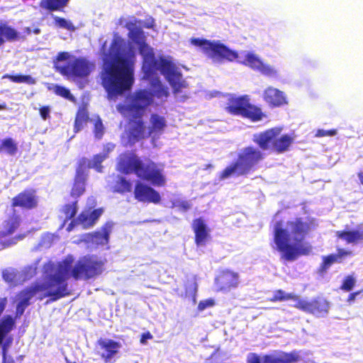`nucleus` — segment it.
Masks as SVG:
<instances>
[{
  "instance_id": "obj_18",
  "label": "nucleus",
  "mask_w": 363,
  "mask_h": 363,
  "mask_svg": "<svg viewBox=\"0 0 363 363\" xmlns=\"http://www.w3.org/2000/svg\"><path fill=\"white\" fill-rule=\"evenodd\" d=\"M86 163V160L83 159L80 163V166L84 165ZM86 176V174L82 169V167H80L77 169L74 186L71 191V195L72 197H78L84 193L85 190Z\"/></svg>"
},
{
  "instance_id": "obj_3",
  "label": "nucleus",
  "mask_w": 363,
  "mask_h": 363,
  "mask_svg": "<svg viewBox=\"0 0 363 363\" xmlns=\"http://www.w3.org/2000/svg\"><path fill=\"white\" fill-rule=\"evenodd\" d=\"M190 43L199 48L213 63L221 64L225 60L232 62L235 60L254 71L272 78L279 77V70L273 65L264 62L257 54L250 51H242L240 53L230 50L220 40H209L203 38H191Z\"/></svg>"
},
{
  "instance_id": "obj_6",
  "label": "nucleus",
  "mask_w": 363,
  "mask_h": 363,
  "mask_svg": "<svg viewBox=\"0 0 363 363\" xmlns=\"http://www.w3.org/2000/svg\"><path fill=\"white\" fill-rule=\"evenodd\" d=\"M54 65L59 72L69 78L86 77L94 68V64L86 59L77 58L67 52L58 53Z\"/></svg>"
},
{
  "instance_id": "obj_50",
  "label": "nucleus",
  "mask_w": 363,
  "mask_h": 363,
  "mask_svg": "<svg viewBox=\"0 0 363 363\" xmlns=\"http://www.w3.org/2000/svg\"><path fill=\"white\" fill-rule=\"evenodd\" d=\"M3 108H4V106L0 105V109H2Z\"/></svg>"
},
{
  "instance_id": "obj_44",
  "label": "nucleus",
  "mask_w": 363,
  "mask_h": 363,
  "mask_svg": "<svg viewBox=\"0 0 363 363\" xmlns=\"http://www.w3.org/2000/svg\"><path fill=\"white\" fill-rule=\"evenodd\" d=\"M152 338V335L150 333H143L140 339V342L143 345H145L147 340H150Z\"/></svg>"
},
{
  "instance_id": "obj_20",
  "label": "nucleus",
  "mask_w": 363,
  "mask_h": 363,
  "mask_svg": "<svg viewBox=\"0 0 363 363\" xmlns=\"http://www.w3.org/2000/svg\"><path fill=\"white\" fill-rule=\"evenodd\" d=\"M37 205V199L33 191H26L13 199V206L32 208Z\"/></svg>"
},
{
  "instance_id": "obj_46",
  "label": "nucleus",
  "mask_w": 363,
  "mask_h": 363,
  "mask_svg": "<svg viewBox=\"0 0 363 363\" xmlns=\"http://www.w3.org/2000/svg\"><path fill=\"white\" fill-rule=\"evenodd\" d=\"M153 23H154L153 19L152 18H150L149 20L147 21V22L145 23L144 26H145V27H146L147 28H152L153 27Z\"/></svg>"
},
{
  "instance_id": "obj_16",
  "label": "nucleus",
  "mask_w": 363,
  "mask_h": 363,
  "mask_svg": "<svg viewBox=\"0 0 363 363\" xmlns=\"http://www.w3.org/2000/svg\"><path fill=\"white\" fill-rule=\"evenodd\" d=\"M239 284V277L237 273L225 271L216 279V284L220 291H229L231 288H235Z\"/></svg>"
},
{
  "instance_id": "obj_15",
  "label": "nucleus",
  "mask_w": 363,
  "mask_h": 363,
  "mask_svg": "<svg viewBox=\"0 0 363 363\" xmlns=\"http://www.w3.org/2000/svg\"><path fill=\"white\" fill-rule=\"evenodd\" d=\"M262 97L264 101L272 107L281 106L288 103L285 93L272 86L264 90Z\"/></svg>"
},
{
  "instance_id": "obj_38",
  "label": "nucleus",
  "mask_w": 363,
  "mask_h": 363,
  "mask_svg": "<svg viewBox=\"0 0 363 363\" xmlns=\"http://www.w3.org/2000/svg\"><path fill=\"white\" fill-rule=\"evenodd\" d=\"M16 276L17 274L13 269H7L3 272L4 280L9 283H15Z\"/></svg>"
},
{
  "instance_id": "obj_32",
  "label": "nucleus",
  "mask_w": 363,
  "mask_h": 363,
  "mask_svg": "<svg viewBox=\"0 0 363 363\" xmlns=\"http://www.w3.org/2000/svg\"><path fill=\"white\" fill-rule=\"evenodd\" d=\"M88 119V112L86 108H80L77 114L74 124L75 132L79 131L82 128L84 123Z\"/></svg>"
},
{
  "instance_id": "obj_25",
  "label": "nucleus",
  "mask_w": 363,
  "mask_h": 363,
  "mask_svg": "<svg viewBox=\"0 0 363 363\" xmlns=\"http://www.w3.org/2000/svg\"><path fill=\"white\" fill-rule=\"evenodd\" d=\"M18 38V33L11 27L6 25L0 26V46L6 41L15 40Z\"/></svg>"
},
{
  "instance_id": "obj_33",
  "label": "nucleus",
  "mask_w": 363,
  "mask_h": 363,
  "mask_svg": "<svg viewBox=\"0 0 363 363\" xmlns=\"http://www.w3.org/2000/svg\"><path fill=\"white\" fill-rule=\"evenodd\" d=\"M19 225V220L18 218H13L9 220L5 225V230L1 231L0 235L1 237H6L7 235H11Z\"/></svg>"
},
{
  "instance_id": "obj_26",
  "label": "nucleus",
  "mask_w": 363,
  "mask_h": 363,
  "mask_svg": "<svg viewBox=\"0 0 363 363\" xmlns=\"http://www.w3.org/2000/svg\"><path fill=\"white\" fill-rule=\"evenodd\" d=\"M241 116L248 118L252 121H258L262 120L264 114L259 108L251 105L249 101L247 107L245 108Z\"/></svg>"
},
{
  "instance_id": "obj_31",
  "label": "nucleus",
  "mask_w": 363,
  "mask_h": 363,
  "mask_svg": "<svg viewBox=\"0 0 363 363\" xmlns=\"http://www.w3.org/2000/svg\"><path fill=\"white\" fill-rule=\"evenodd\" d=\"M350 253H351L350 252L345 251L343 250H340L338 251L337 254L330 255L325 257L324 262H323V264H324L323 267L325 269L328 268L333 263L336 262H340V260L342 259V258L344 256L348 255Z\"/></svg>"
},
{
  "instance_id": "obj_22",
  "label": "nucleus",
  "mask_w": 363,
  "mask_h": 363,
  "mask_svg": "<svg viewBox=\"0 0 363 363\" xmlns=\"http://www.w3.org/2000/svg\"><path fill=\"white\" fill-rule=\"evenodd\" d=\"M115 147V145L112 143H108L104 147V152L96 155L93 160L88 161V166L90 168L95 169L97 172L102 171V166L101 163L107 157L108 153L113 151ZM87 162V160H86Z\"/></svg>"
},
{
  "instance_id": "obj_12",
  "label": "nucleus",
  "mask_w": 363,
  "mask_h": 363,
  "mask_svg": "<svg viewBox=\"0 0 363 363\" xmlns=\"http://www.w3.org/2000/svg\"><path fill=\"white\" fill-rule=\"evenodd\" d=\"M225 104L226 110L234 115L241 116L246 107H247L250 99L248 96H237L233 94H226L223 96Z\"/></svg>"
},
{
  "instance_id": "obj_47",
  "label": "nucleus",
  "mask_w": 363,
  "mask_h": 363,
  "mask_svg": "<svg viewBox=\"0 0 363 363\" xmlns=\"http://www.w3.org/2000/svg\"><path fill=\"white\" fill-rule=\"evenodd\" d=\"M88 205L90 206V208H93L96 205L95 199L93 197L89 198L88 199Z\"/></svg>"
},
{
  "instance_id": "obj_21",
  "label": "nucleus",
  "mask_w": 363,
  "mask_h": 363,
  "mask_svg": "<svg viewBox=\"0 0 363 363\" xmlns=\"http://www.w3.org/2000/svg\"><path fill=\"white\" fill-rule=\"evenodd\" d=\"M193 228L196 236V242L198 246H203L209 238V230L201 219L194 221Z\"/></svg>"
},
{
  "instance_id": "obj_5",
  "label": "nucleus",
  "mask_w": 363,
  "mask_h": 363,
  "mask_svg": "<svg viewBox=\"0 0 363 363\" xmlns=\"http://www.w3.org/2000/svg\"><path fill=\"white\" fill-rule=\"evenodd\" d=\"M118 169L125 174L134 172L138 177L150 182L155 186H164L166 182L162 167L150 161L144 162L132 152L120 156Z\"/></svg>"
},
{
  "instance_id": "obj_40",
  "label": "nucleus",
  "mask_w": 363,
  "mask_h": 363,
  "mask_svg": "<svg viewBox=\"0 0 363 363\" xmlns=\"http://www.w3.org/2000/svg\"><path fill=\"white\" fill-rule=\"evenodd\" d=\"M55 92L57 94V95H60L65 99H69V100H72V96L70 93V91L64 88V87H62V86H57L55 88Z\"/></svg>"
},
{
  "instance_id": "obj_37",
  "label": "nucleus",
  "mask_w": 363,
  "mask_h": 363,
  "mask_svg": "<svg viewBox=\"0 0 363 363\" xmlns=\"http://www.w3.org/2000/svg\"><path fill=\"white\" fill-rule=\"evenodd\" d=\"M76 212H77L76 203H73L72 204L66 205L62 211V213L64 214V216H62V217L65 218V221L67 220L72 218L75 215Z\"/></svg>"
},
{
  "instance_id": "obj_36",
  "label": "nucleus",
  "mask_w": 363,
  "mask_h": 363,
  "mask_svg": "<svg viewBox=\"0 0 363 363\" xmlns=\"http://www.w3.org/2000/svg\"><path fill=\"white\" fill-rule=\"evenodd\" d=\"M55 25L59 28H65L67 30H74L75 28L70 21L66 20L58 16H53Z\"/></svg>"
},
{
  "instance_id": "obj_8",
  "label": "nucleus",
  "mask_w": 363,
  "mask_h": 363,
  "mask_svg": "<svg viewBox=\"0 0 363 363\" xmlns=\"http://www.w3.org/2000/svg\"><path fill=\"white\" fill-rule=\"evenodd\" d=\"M281 128H274L267 131L254 135V141L262 150L274 149L278 152H283L288 150L293 142V138L289 135H284L278 138L281 132Z\"/></svg>"
},
{
  "instance_id": "obj_13",
  "label": "nucleus",
  "mask_w": 363,
  "mask_h": 363,
  "mask_svg": "<svg viewBox=\"0 0 363 363\" xmlns=\"http://www.w3.org/2000/svg\"><path fill=\"white\" fill-rule=\"evenodd\" d=\"M120 348L121 345L112 340L100 339L97 342L98 353L106 362H111Z\"/></svg>"
},
{
  "instance_id": "obj_24",
  "label": "nucleus",
  "mask_w": 363,
  "mask_h": 363,
  "mask_svg": "<svg viewBox=\"0 0 363 363\" xmlns=\"http://www.w3.org/2000/svg\"><path fill=\"white\" fill-rule=\"evenodd\" d=\"M337 235L339 238L345 240L347 243H355L363 240V231H337Z\"/></svg>"
},
{
  "instance_id": "obj_42",
  "label": "nucleus",
  "mask_w": 363,
  "mask_h": 363,
  "mask_svg": "<svg viewBox=\"0 0 363 363\" xmlns=\"http://www.w3.org/2000/svg\"><path fill=\"white\" fill-rule=\"evenodd\" d=\"M214 305V301L211 298L206 299L201 301L199 303L198 308L199 311H202L207 308L211 307Z\"/></svg>"
},
{
  "instance_id": "obj_49",
  "label": "nucleus",
  "mask_w": 363,
  "mask_h": 363,
  "mask_svg": "<svg viewBox=\"0 0 363 363\" xmlns=\"http://www.w3.org/2000/svg\"><path fill=\"white\" fill-rule=\"evenodd\" d=\"M72 223L68 226L67 230L70 231L72 230Z\"/></svg>"
},
{
  "instance_id": "obj_1",
  "label": "nucleus",
  "mask_w": 363,
  "mask_h": 363,
  "mask_svg": "<svg viewBox=\"0 0 363 363\" xmlns=\"http://www.w3.org/2000/svg\"><path fill=\"white\" fill-rule=\"evenodd\" d=\"M137 23L136 19L133 18L126 23L125 26L129 30L128 48H126L124 40L117 35L113 36L108 49L106 48V43L102 48V84L110 99L130 89L133 83L136 49L135 46L143 58L142 69L144 78L149 80L150 84L151 92L140 90L128 99L124 105L117 106V109L121 114L133 118L122 138L123 143L125 145L133 144L146 137L158 138L167 127L165 118L158 114L151 116L148 126H145L140 119L146 107L152 104L159 105L169 96V89L162 84L157 72L164 77L176 95L188 86L186 81L183 78L181 68L174 62L172 57H155L152 49L145 43L144 32L137 26Z\"/></svg>"
},
{
  "instance_id": "obj_43",
  "label": "nucleus",
  "mask_w": 363,
  "mask_h": 363,
  "mask_svg": "<svg viewBox=\"0 0 363 363\" xmlns=\"http://www.w3.org/2000/svg\"><path fill=\"white\" fill-rule=\"evenodd\" d=\"M50 108L49 106H44L40 108V114L43 120H47L50 117Z\"/></svg>"
},
{
  "instance_id": "obj_39",
  "label": "nucleus",
  "mask_w": 363,
  "mask_h": 363,
  "mask_svg": "<svg viewBox=\"0 0 363 363\" xmlns=\"http://www.w3.org/2000/svg\"><path fill=\"white\" fill-rule=\"evenodd\" d=\"M355 282H356L355 279L351 276H349L344 281L341 289L345 291H350L353 289V287L355 284Z\"/></svg>"
},
{
  "instance_id": "obj_14",
  "label": "nucleus",
  "mask_w": 363,
  "mask_h": 363,
  "mask_svg": "<svg viewBox=\"0 0 363 363\" xmlns=\"http://www.w3.org/2000/svg\"><path fill=\"white\" fill-rule=\"evenodd\" d=\"M135 197L139 201L160 203L161 197L160 194L154 189L141 182H138L135 188Z\"/></svg>"
},
{
  "instance_id": "obj_17",
  "label": "nucleus",
  "mask_w": 363,
  "mask_h": 363,
  "mask_svg": "<svg viewBox=\"0 0 363 363\" xmlns=\"http://www.w3.org/2000/svg\"><path fill=\"white\" fill-rule=\"evenodd\" d=\"M291 299L294 301L293 306L299 308L305 312H308V310H311L309 301L306 300L300 299L298 296L292 294H286L284 291L279 290L275 292L272 301H285Z\"/></svg>"
},
{
  "instance_id": "obj_10",
  "label": "nucleus",
  "mask_w": 363,
  "mask_h": 363,
  "mask_svg": "<svg viewBox=\"0 0 363 363\" xmlns=\"http://www.w3.org/2000/svg\"><path fill=\"white\" fill-rule=\"evenodd\" d=\"M114 223L107 222L101 229V230L94 233L84 234L81 236L79 240H75V242H85L89 247L106 245L109 240V235L113 230Z\"/></svg>"
},
{
  "instance_id": "obj_28",
  "label": "nucleus",
  "mask_w": 363,
  "mask_h": 363,
  "mask_svg": "<svg viewBox=\"0 0 363 363\" xmlns=\"http://www.w3.org/2000/svg\"><path fill=\"white\" fill-rule=\"evenodd\" d=\"M69 0H41V7L48 10H59L64 7Z\"/></svg>"
},
{
  "instance_id": "obj_41",
  "label": "nucleus",
  "mask_w": 363,
  "mask_h": 363,
  "mask_svg": "<svg viewBox=\"0 0 363 363\" xmlns=\"http://www.w3.org/2000/svg\"><path fill=\"white\" fill-rule=\"evenodd\" d=\"M337 134L336 130H325L323 129H318L315 135L317 138L325 137V136H334Z\"/></svg>"
},
{
  "instance_id": "obj_29",
  "label": "nucleus",
  "mask_w": 363,
  "mask_h": 363,
  "mask_svg": "<svg viewBox=\"0 0 363 363\" xmlns=\"http://www.w3.org/2000/svg\"><path fill=\"white\" fill-rule=\"evenodd\" d=\"M17 152V145L12 138H6L1 142L0 152L14 155Z\"/></svg>"
},
{
  "instance_id": "obj_11",
  "label": "nucleus",
  "mask_w": 363,
  "mask_h": 363,
  "mask_svg": "<svg viewBox=\"0 0 363 363\" xmlns=\"http://www.w3.org/2000/svg\"><path fill=\"white\" fill-rule=\"evenodd\" d=\"M298 355L296 352L281 353L277 356L266 355L262 357L256 354L250 353L247 356L248 363H292L296 362Z\"/></svg>"
},
{
  "instance_id": "obj_45",
  "label": "nucleus",
  "mask_w": 363,
  "mask_h": 363,
  "mask_svg": "<svg viewBox=\"0 0 363 363\" xmlns=\"http://www.w3.org/2000/svg\"><path fill=\"white\" fill-rule=\"evenodd\" d=\"M360 294V291H357V292H354V293L350 294L349 297H348L347 302L349 303H352L355 300L356 296L358 294Z\"/></svg>"
},
{
  "instance_id": "obj_30",
  "label": "nucleus",
  "mask_w": 363,
  "mask_h": 363,
  "mask_svg": "<svg viewBox=\"0 0 363 363\" xmlns=\"http://www.w3.org/2000/svg\"><path fill=\"white\" fill-rule=\"evenodd\" d=\"M170 203L171 205L169 206L171 208L177 207L183 211L189 210L192 206V203L190 201L184 200L177 196H172L170 199Z\"/></svg>"
},
{
  "instance_id": "obj_34",
  "label": "nucleus",
  "mask_w": 363,
  "mask_h": 363,
  "mask_svg": "<svg viewBox=\"0 0 363 363\" xmlns=\"http://www.w3.org/2000/svg\"><path fill=\"white\" fill-rule=\"evenodd\" d=\"M132 189L131 184L126 181L123 177L118 176L116 184L114 186V191L120 193L130 191Z\"/></svg>"
},
{
  "instance_id": "obj_4",
  "label": "nucleus",
  "mask_w": 363,
  "mask_h": 363,
  "mask_svg": "<svg viewBox=\"0 0 363 363\" xmlns=\"http://www.w3.org/2000/svg\"><path fill=\"white\" fill-rule=\"evenodd\" d=\"M309 231V225L301 218L288 222H277L274 225L272 247L281 253L283 259L293 261L300 255H306L311 246L303 240Z\"/></svg>"
},
{
  "instance_id": "obj_19",
  "label": "nucleus",
  "mask_w": 363,
  "mask_h": 363,
  "mask_svg": "<svg viewBox=\"0 0 363 363\" xmlns=\"http://www.w3.org/2000/svg\"><path fill=\"white\" fill-rule=\"evenodd\" d=\"M103 212V208L95 209L92 211L85 210L80 214L77 222L84 228H91L95 225Z\"/></svg>"
},
{
  "instance_id": "obj_2",
  "label": "nucleus",
  "mask_w": 363,
  "mask_h": 363,
  "mask_svg": "<svg viewBox=\"0 0 363 363\" xmlns=\"http://www.w3.org/2000/svg\"><path fill=\"white\" fill-rule=\"evenodd\" d=\"M104 262L96 257H84L74 262L72 256H67L62 262H49L43 267V281L21 291L17 295L15 302L16 316L21 315L28 306L30 299L34 296H50L57 300L67 294V280L74 279H89L101 274Z\"/></svg>"
},
{
  "instance_id": "obj_48",
  "label": "nucleus",
  "mask_w": 363,
  "mask_h": 363,
  "mask_svg": "<svg viewBox=\"0 0 363 363\" xmlns=\"http://www.w3.org/2000/svg\"><path fill=\"white\" fill-rule=\"evenodd\" d=\"M358 178L360 181V183L363 185V172H361L358 174Z\"/></svg>"
},
{
  "instance_id": "obj_23",
  "label": "nucleus",
  "mask_w": 363,
  "mask_h": 363,
  "mask_svg": "<svg viewBox=\"0 0 363 363\" xmlns=\"http://www.w3.org/2000/svg\"><path fill=\"white\" fill-rule=\"evenodd\" d=\"M311 310H308V313H313L317 316L325 315L329 309V303L323 299L309 301Z\"/></svg>"
},
{
  "instance_id": "obj_9",
  "label": "nucleus",
  "mask_w": 363,
  "mask_h": 363,
  "mask_svg": "<svg viewBox=\"0 0 363 363\" xmlns=\"http://www.w3.org/2000/svg\"><path fill=\"white\" fill-rule=\"evenodd\" d=\"M15 327V318L11 315H4L0 320V346L2 350L3 363H15L13 357L8 354L13 338L9 335Z\"/></svg>"
},
{
  "instance_id": "obj_27",
  "label": "nucleus",
  "mask_w": 363,
  "mask_h": 363,
  "mask_svg": "<svg viewBox=\"0 0 363 363\" xmlns=\"http://www.w3.org/2000/svg\"><path fill=\"white\" fill-rule=\"evenodd\" d=\"M90 123L93 124V132L95 138L96 139H101L105 133V127L101 119L99 116H95L90 119Z\"/></svg>"
},
{
  "instance_id": "obj_35",
  "label": "nucleus",
  "mask_w": 363,
  "mask_h": 363,
  "mask_svg": "<svg viewBox=\"0 0 363 363\" xmlns=\"http://www.w3.org/2000/svg\"><path fill=\"white\" fill-rule=\"evenodd\" d=\"M2 78L3 79L9 78L12 82H16V83H26L28 84H33L35 83V80L30 75L13 76V75L5 74L4 76H3Z\"/></svg>"
},
{
  "instance_id": "obj_7",
  "label": "nucleus",
  "mask_w": 363,
  "mask_h": 363,
  "mask_svg": "<svg viewBox=\"0 0 363 363\" xmlns=\"http://www.w3.org/2000/svg\"><path fill=\"white\" fill-rule=\"evenodd\" d=\"M263 158L264 155L255 147L242 149L238 152L237 160L228 166L221 172L220 177L225 179L246 174Z\"/></svg>"
}]
</instances>
